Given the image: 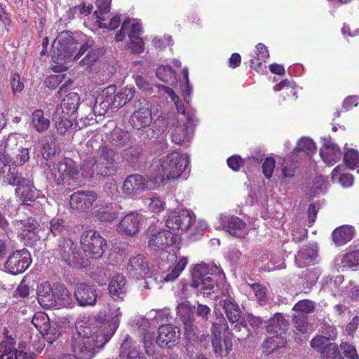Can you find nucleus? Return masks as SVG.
Segmentation results:
<instances>
[{"label": "nucleus", "instance_id": "f257e3e1", "mask_svg": "<svg viewBox=\"0 0 359 359\" xmlns=\"http://www.w3.org/2000/svg\"><path fill=\"white\" fill-rule=\"evenodd\" d=\"M116 155V151L108 145H101L97 156L83 161L81 168L83 177L90 180L94 175H114L117 171Z\"/></svg>", "mask_w": 359, "mask_h": 359}, {"label": "nucleus", "instance_id": "f03ea898", "mask_svg": "<svg viewBox=\"0 0 359 359\" xmlns=\"http://www.w3.org/2000/svg\"><path fill=\"white\" fill-rule=\"evenodd\" d=\"M22 137L10 134L0 141V161L7 165L21 166L29 159V152Z\"/></svg>", "mask_w": 359, "mask_h": 359}, {"label": "nucleus", "instance_id": "7ed1b4c3", "mask_svg": "<svg viewBox=\"0 0 359 359\" xmlns=\"http://www.w3.org/2000/svg\"><path fill=\"white\" fill-rule=\"evenodd\" d=\"M189 164L187 156L179 152H172L159 160L154 177L155 183L178 178Z\"/></svg>", "mask_w": 359, "mask_h": 359}, {"label": "nucleus", "instance_id": "20e7f679", "mask_svg": "<svg viewBox=\"0 0 359 359\" xmlns=\"http://www.w3.org/2000/svg\"><path fill=\"white\" fill-rule=\"evenodd\" d=\"M50 230L54 236H60L62 237L57 248L53 251V255L59 264L61 273L65 275L67 266V241L65 238V235L67 233L66 220L61 218H53L50 222Z\"/></svg>", "mask_w": 359, "mask_h": 359}, {"label": "nucleus", "instance_id": "39448f33", "mask_svg": "<svg viewBox=\"0 0 359 359\" xmlns=\"http://www.w3.org/2000/svg\"><path fill=\"white\" fill-rule=\"evenodd\" d=\"M80 243L86 255L92 259L100 258L107 247L106 240L93 229L84 231L81 236Z\"/></svg>", "mask_w": 359, "mask_h": 359}, {"label": "nucleus", "instance_id": "423d86ee", "mask_svg": "<svg viewBox=\"0 0 359 359\" xmlns=\"http://www.w3.org/2000/svg\"><path fill=\"white\" fill-rule=\"evenodd\" d=\"M148 247L154 251H163L175 244L178 240L177 234L169 230L155 231L149 227L147 231Z\"/></svg>", "mask_w": 359, "mask_h": 359}, {"label": "nucleus", "instance_id": "0eeeda50", "mask_svg": "<svg viewBox=\"0 0 359 359\" xmlns=\"http://www.w3.org/2000/svg\"><path fill=\"white\" fill-rule=\"evenodd\" d=\"M32 259L27 249L16 250L11 255L4 264L6 270L13 275L23 273L31 264Z\"/></svg>", "mask_w": 359, "mask_h": 359}, {"label": "nucleus", "instance_id": "6e6552de", "mask_svg": "<svg viewBox=\"0 0 359 359\" xmlns=\"http://www.w3.org/2000/svg\"><path fill=\"white\" fill-rule=\"evenodd\" d=\"M216 280L213 278L212 274L208 272L207 266L198 264L195 266L192 271L191 286L195 288H200L207 295L210 294Z\"/></svg>", "mask_w": 359, "mask_h": 359}, {"label": "nucleus", "instance_id": "1a4fd4ad", "mask_svg": "<svg viewBox=\"0 0 359 359\" xmlns=\"http://www.w3.org/2000/svg\"><path fill=\"white\" fill-rule=\"evenodd\" d=\"M151 188V183L144 176L140 174H131L124 180L122 190L125 194L135 197Z\"/></svg>", "mask_w": 359, "mask_h": 359}, {"label": "nucleus", "instance_id": "9d476101", "mask_svg": "<svg viewBox=\"0 0 359 359\" xmlns=\"http://www.w3.org/2000/svg\"><path fill=\"white\" fill-rule=\"evenodd\" d=\"M89 338L73 337L71 346V354L69 359H92L95 355Z\"/></svg>", "mask_w": 359, "mask_h": 359}, {"label": "nucleus", "instance_id": "9b49d317", "mask_svg": "<svg viewBox=\"0 0 359 359\" xmlns=\"http://www.w3.org/2000/svg\"><path fill=\"white\" fill-rule=\"evenodd\" d=\"M93 41L88 40L80 46L78 53L74 56L73 60H77L88 51L86 55L79 62V65L85 69L90 67L104 53V48H93Z\"/></svg>", "mask_w": 359, "mask_h": 359}, {"label": "nucleus", "instance_id": "f8f14e48", "mask_svg": "<svg viewBox=\"0 0 359 359\" xmlns=\"http://www.w3.org/2000/svg\"><path fill=\"white\" fill-rule=\"evenodd\" d=\"M158 333L156 343L161 348L174 346L177 344L180 337V328L171 324L160 326Z\"/></svg>", "mask_w": 359, "mask_h": 359}, {"label": "nucleus", "instance_id": "ddd939ff", "mask_svg": "<svg viewBox=\"0 0 359 359\" xmlns=\"http://www.w3.org/2000/svg\"><path fill=\"white\" fill-rule=\"evenodd\" d=\"M126 269L130 277L140 280L149 273V264L145 256L139 254L129 259Z\"/></svg>", "mask_w": 359, "mask_h": 359}, {"label": "nucleus", "instance_id": "4468645a", "mask_svg": "<svg viewBox=\"0 0 359 359\" xmlns=\"http://www.w3.org/2000/svg\"><path fill=\"white\" fill-rule=\"evenodd\" d=\"M74 297L81 306H94L97 302V291L90 285L78 283L74 289Z\"/></svg>", "mask_w": 359, "mask_h": 359}, {"label": "nucleus", "instance_id": "2eb2a0df", "mask_svg": "<svg viewBox=\"0 0 359 359\" xmlns=\"http://www.w3.org/2000/svg\"><path fill=\"white\" fill-rule=\"evenodd\" d=\"M140 220L141 216L139 213L131 212L121 218L117 226V231L122 235L134 236L139 231Z\"/></svg>", "mask_w": 359, "mask_h": 359}, {"label": "nucleus", "instance_id": "dca6fc26", "mask_svg": "<svg viewBox=\"0 0 359 359\" xmlns=\"http://www.w3.org/2000/svg\"><path fill=\"white\" fill-rule=\"evenodd\" d=\"M97 197L94 191H79L71 195L69 203L74 209L85 210L92 206Z\"/></svg>", "mask_w": 359, "mask_h": 359}, {"label": "nucleus", "instance_id": "f3484780", "mask_svg": "<svg viewBox=\"0 0 359 359\" xmlns=\"http://www.w3.org/2000/svg\"><path fill=\"white\" fill-rule=\"evenodd\" d=\"M20 224H22L20 235L25 244L27 246L36 245V242L39 240V236L37 233L39 226L37 222L34 219L29 217L27 219L21 220Z\"/></svg>", "mask_w": 359, "mask_h": 359}, {"label": "nucleus", "instance_id": "a211bd4d", "mask_svg": "<svg viewBox=\"0 0 359 359\" xmlns=\"http://www.w3.org/2000/svg\"><path fill=\"white\" fill-rule=\"evenodd\" d=\"M226 297V299L222 300V309L227 320L233 327L243 320V313L234 298L231 297L228 292Z\"/></svg>", "mask_w": 359, "mask_h": 359}, {"label": "nucleus", "instance_id": "6ab92c4d", "mask_svg": "<svg viewBox=\"0 0 359 359\" xmlns=\"http://www.w3.org/2000/svg\"><path fill=\"white\" fill-rule=\"evenodd\" d=\"M0 359H35V355L17 350L11 339L0 344Z\"/></svg>", "mask_w": 359, "mask_h": 359}, {"label": "nucleus", "instance_id": "aec40b11", "mask_svg": "<svg viewBox=\"0 0 359 359\" xmlns=\"http://www.w3.org/2000/svg\"><path fill=\"white\" fill-rule=\"evenodd\" d=\"M126 278L121 273L114 275L109 281L108 290L111 297L116 301L123 300L127 294Z\"/></svg>", "mask_w": 359, "mask_h": 359}, {"label": "nucleus", "instance_id": "412c9836", "mask_svg": "<svg viewBox=\"0 0 359 359\" xmlns=\"http://www.w3.org/2000/svg\"><path fill=\"white\" fill-rule=\"evenodd\" d=\"M36 191L33 180L29 178L15 189V195L20 201L30 205L36 198Z\"/></svg>", "mask_w": 359, "mask_h": 359}, {"label": "nucleus", "instance_id": "4be33fe9", "mask_svg": "<svg viewBox=\"0 0 359 359\" xmlns=\"http://www.w3.org/2000/svg\"><path fill=\"white\" fill-rule=\"evenodd\" d=\"M37 291V300L42 307L46 309L53 306L59 307V301L49 283L41 284L38 287Z\"/></svg>", "mask_w": 359, "mask_h": 359}, {"label": "nucleus", "instance_id": "5701e85b", "mask_svg": "<svg viewBox=\"0 0 359 359\" xmlns=\"http://www.w3.org/2000/svg\"><path fill=\"white\" fill-rule=\"evenodd\" d=\"M261 325L262 320L259 318L249 315L245 318L243 317L241 322L236 324L232 329L236 332H243V334L236 337L238 339H241L250 336L252 331H255Z\"/></svg>", "mask_w": 359, "mask_h": 359}, {"label": "nucleus", "instance_id": "b1692460", "mask_svg": "<svg viewBox=\"0 0 359 359\" xmlns=\"http://www.w3.org/2000/svg\"><path fill=\"white\" fill-rule=\"evenodd\" d=\"M266 331L269 334L283 336L287 330L288 322L280 313H276L266 321Z\"/></svg>", "mask_w": 359, "mask_h": 359}, {"label": "nucleus", "instance_id": "393cba45", "mask_svg": "<svg viewBox=\"0 0 359 359\" xmlns=\"http://www.w3.org/2000/svg\"><path fill=\"white\" fill-rule=\"evenodd\" d=\"M151 112L147 104L140 107L135 110L130 118L132 126L140 130L149 126L151 122Z\"/></svg>", "mask_w": 359, "mask_h": 359}, {"label": "nucleus", "instance_id": "a878e982", "mask_svg": "<svg viewBox=\"0 0 359 359\" xmlns=\"http://www.w3.org/2000/svg\"><path fill=\"white\" fill-rule=\"evenodd\" d=\"M269 57V53L267 47L262 43L256 46L255 54L250 60V67L257 72H264L266 69L265 65Z\"/></svg>", "mask_w": 359, "mask_h": 359}, {"label": "nucleus", "instance_id": "bb28decb", "mask_svg": "<svg viewBox=\"0 0 359 359\" xmlns=\"http://www.w3.org/2000/svg\"><path fill=\"white\" fill-rule=\"evenodd\" d=\"M19 166L7 165L4 168L3 172V182L7 185L15 187V188L20 185L25 180L29 179L27 174L23 175L20 171Z\"/></svg>", "mask_w": 359, "mask_h": 359}, {"label": "nucleus", "instance_id": "cd10ccee", "mask_svg": "<svg viewBox=\"0 0 359 359\" xmlns=\"http://www.w3.org/2000/svg\"><path fill=\"white\" fill-rule=\"evenodd\" d=\"M223 226L231 235L238 238H244L248 233L246 224L236 216L226 218Z\"/></svg>", "mask_w": 359, "mask_h": 359}, {"label": "nucleus", "instance_id": "c85d7f7f", "mask_svg": "<svg viewBox=\"0 0 359 359\" xmlns=\"http://www.w3.org/2000/svg\"><path fill=\"white\" fill-rule=\"evenodd\" d=\"M94 320L88 316L79 317L75 323V327L77 331V337L89 338L92 337L97 325H95Z\"/></svg>", "mask_w": 359, "mask_h": 359}, {"label": "nucleus", "instance_id": "c756f323", "mask_svg": "<svg viewBox=\"0 0 359 359\" xmlns=\"http://www.w3.org/2000/svg\"><path fill=\"white\" fill-rule=\"evenodd\" d=\"M53 54L52 58L53 61L57 63L59 65L53 67L54 72H62L67 69V67L65 65L67 60V48L65 44H62L59 41L57 43L54 42L53 45Z\"/></svg>", "mask_w": 359, "mask_h": 359}, {"label": "nucleus", "instance_id": "7c9ffc66", "mask_svg": "<svg viewBox=\"0 0 359 359\" xmlns=\"http://www.w3.org/2000/svg\"><path fill=\"white\" fill-rule=\"evenodd\" d=\"M141 31L142 27L140 24L133 23L131 25L128 36L130 41L129 48L133 53H140L144 50V42L140 36Z\"/></svg>", "mask_w": 359, "mask_h": 359}, {"label": "nucleus", "instance_id": "2f4dec72", "mask_svg": "<svg viewBox=\"0 0 359 359\" xmlns=\"http://www.w3.org/2000/svg\"><path fill=\"white\" fill-rule=\"evenodd\" d=\"M108 140L111 146L121 148L125 147L130 142L131 135L128 130L116 127L110 132Z\"/></svg>", "mask_w": 359, "mask_h": 359}, {"label": "nucleus", "instance_id": "473e14b6", "mask_svg": "<svg viewBox=\"0 0 359 359\" xmlns=\"http://www.w3.org/2000/svg\"><path fill=\"white\" fill-rule=\"evenodd\" d=\"M354 235V229L351 226H341L332 232V240L337 245H342L350 241Z\"/></svg>", "mask_w": 359, "mask_h": 359}, {"label": "nucleus", "instance_id": "72a5a7b5", "mask_svg": "<svg viewBox=\"0 0 359 359\" xmlns=\"http://www.w3.org/2000/svg\"><path fill=\"white\" fill-rule=\"evenodd\" d=\"M269 335L262 344L264 353L270 354L276 350L286 346L287 341L284 336Z\"/></svg>", "mask_w": 359, "mask_h": 359}, {"label": "nucleus", "instance_id": "f704fd0d", "mask_svg": "<svg viewBox=\"0 0 359 359\" xmlns=\"http://www.w3.org/2000/svg\"><path fill=\"white\" fill-rule=\"evenodd\" d=\"M317 257V251L311 247H306L297 252L295 256V262L298 267L304 268L307 266Z\"/></svg>", "mask_w": 359, "mask_h": 359}, {"label": "nucleus", "instance_id": "c9c22d12", "mask_svg": "<svg viewBox=\"0 0 359 359\" xmlns=\"http://www.w3.org/2000/svg\"><path fill=\"white\" fill-rule=\"evenodd\" d=\"M114 333V331L112 332H106L104 329H101L100 327H97L90 337V341H92V345L93 348H102L111 338Z\"/></svg>", "mask_w": 359, "mask_h": 359}, {"label": "nucleus", "instance_id": "e433bc0d", "mask_svg": "<svg viewBox=\"0 0 359 359\" xmlns=\"http://www.w3.org/2000/svg\"><path fill=\"white\" fill-rule=\"evenodd\" d=\"M32 323L43 337L47 334L50 325L49 317L44 312L36 313L32 319Z\"/></svg>", "mask_w": 359, "mask_h": 359}, {"label": "nucleus", "instance_id": "4c0bfd02", "mask_svg": "<svg viewBox=\"0 0 359 359\" xmlns=\"http://www.w3.org/2000/svg\"><path fill=\"white\" fill-rule=\"evenodd\" d=\"M67 113L65 111L62 107H57L53 118L55 121V128L57 132L64 135L67 132Z\"/></svg>", "mask_w": 359, "mask_h": 359}, {"label": "nucleus", "instance_id": "58836bf2", "mask_svg": "<svg viewBox=\"0 0 359 359\" xmlns=\"http://www.w3.org/2000/svg\"><path fill=\"white\" fill-rule=\"evenodd\" d=\"M135 93L134 89L128 88H125L117 93L116 96L113 97L114 108L117 109L125 105L134 97Z\"/></svg>", "mask_w": 359, "mask_h": 359}, {"label": "nucleus", "instance_id": "ea45409f", "mask_svg": "<svg viewBox=\"0 0 359 359\" xmlns=\"http://www.w3.org/2000/svg\"><path fill=\"white\" fill-rule=\"evenodd\" d=\"M316 144L311 139L303 137L298 141L296 147L293 150V153L297 154L302 151L307 156H312L316 154Z\"/></svg>", "mask_w": 359, "mask_h": 359}, {"label": "nucleus", "instance_id": "a19ab883", "mask_svg": "<svg viewBox=\"0 0 359 359\" xmlns=\"http://www.w3.org/2000/svg\"><path fill=\"white\" fill-rule=\"evenodd\" d=\"M177 313L184 325L193 323L194 320L195 307H191L189 303H182L177 309Z\"/></svg>", "mask_w": 359, "mask_h": 359}, {"label": "nucleus", "instance_id": "79ce46f5", "mask_svg": "<svg viewBox=\"0 0 359 359\" xmlns=\"http://www.w3.org/2000/svg\"><path fill=\"white\" fill-rule=\"evenodd\" d=\"M315 309V303L309 299H302L297 302L293 306L294 315L308 317Z\"/></svg>", "mask_w": 359, "mask_h": 359}, {"label": "nucleus", "instance_id": "37998d69", "mask_svg": "<svg viewBox=\"0 0 359 359\" xmlns=\"http://www.w3.org/2000/svg\"><path fill=\"white\" fill-rule=\"evenodd\" d=\"M32 126L39 133L46 131L50 126L49 120L44 118L41 109L35 110L32 115Z\"/></svg>", "mask_w": 359, "mask_h": 359}, {"label": "nucleus", "instance_id": "c03bdc74", "mask_svg": "<svg viewBox=\"0 0 359 359\" xmlns=\"http://www.w3.org/2000/svg\"><path fill=\"white\" fill-rule=\"evenodd\" d=\"M118 216V212L110 203L105 207L100 209L96 214L98 220L105 222H111L114 221Z\"/></svg>", "mask_w": 359, "mask_h": 359}, {"label": "nucleus", "instance_id": "a18cd8bd", "mask_svg": "<svg viewBox=\"0 0 359 359\" xmlns=\"http://www.w3.org/2000/svg\"><path fill=\"white\" fill-rule=\"evenodd\" d=\"M142 153V147L138 144H135L123 149L121 154L124 161L129 163H134L139 159Z\"/></svg>", "mask_w": 359, "mask_h": 359}, {"label": "nucleus", "instance_id": "49530a36", "mask_svg": "<svg viewBox=\"0 0 359 359\" xmlns=\"http://www.w3.org/2000/svg\"><path fill=\"white\" fill-rule=\"evenodd\" d=\"M178 220H180V222L178 223L177 226H180L179 227V230L185 231L191 227L195 220V217L194 215L189 210H179Z\"/></svg>", "mask_w": 359, "mask_h": 359}, {"label": "nucleus", "instance_id": "de8ad7c7", "mask_svg": "<svg viewBox=\"0 0 359 359\" xmlns=\"http://www.w3.org/2000/svg\"><path fill=\"white\" fill-rule=\"evenodd\" d=\"M114 109L113 102L109 100H104L103 97H97L93 110L96 116H104L107 111Z\"/></svg>", "mask_w": 359, "mask_h": 359}, {"label": "nucleus", "instance_id": "09e8293b", "mask_svg": "<svg viewBox=\"0 0 359 359\" xmlns=\"http://www.w3.org/2000/svg\"><path fill=\"white\" fill-rule=\"evenodd\" d=\"M188 263V260L187 257H182L177 262V264L171 269L170 272H169L164 277L165 282L174 281L181 272L184 270Z\"/></svg>", "mask_w": 359, "mask_h": 359}, {"label": "nucleus", "instance_id": "8fccbe9b", "mask_svg": "<svg viewBox=\"0 0 359 359\" xmlns=\"http://www.w3.org/2000/svg\"><path fill=\"white\" fill-rule=\"evenodd\" d=\"M156 76L164 83H169L175 79V73L170 66H160L156 69Z\"/></svg>", "mask_w": 359, "mask_h": 359}, {"label": "nucleus", "instance_id": "3c124183", "mask_svg": "<svg viewBox=\"0 0 359 359\" xmlns=\"http://www.w3.org/2000/svg\"><path fill=\"white\" fill-rule=\"evenodd\" d=\"M327 151V153L325 155L323 152H320V155L323 161L328 165H334L341 158L342 154L339 147L332 149Z\"/></svg>", "mask_w": 359, "mask_h": 359}, {"label": "nucleus", "instance_id": "603ef678", "mask_svg": "<svg viewBox=\"0 0 359 359\" xmlns=\"http://www.w3.org/2000/svg\"><path fill=\"white\" fill-rule=\"evenodd\" d=\"M320 355L323 359H344L340 355L338 345L331 341L323 351Z\"/></svg>", "mask_w": 359, "mask_h": 359}, {"label": "nucleus", "instance_id": "864d4df0", "mask_svg": "<svg viewBox=\"0 0 359 359\" xmlns=\"http://www.w3.org/2000/svg\"><path fill=\"white\" fill-rule=\"evenodd\" d=\"M330 342V338L323 335H317L311 340L310 345L314 351L321 354Z\"/></svg>", "mask_w": 359, "mask_h": 359}, {"label": "nucleus", "instance_id": "5fc2aeb1", "mask_svg": "<svg viewBox=\"0 0 359 359\" xmlns=\"http://www.w3.org/2000/svg\"><path fill=\"white\" fill-rule=\"evenodd\" d=\"M89 265V260L81 256L78 252H72L69 259V266L75 269L86 268Z\"/></svg>", "mask_w": 359, "mask_h": 359}, {"label": "nucleus", "instance_id": "6e6d98bb", "mask_svg": "<svg viewBox=\"0 0 359 359\" xmlns=\"http://www.w3.org/2000/svg\"><path fill=\"white\" fill-rule=\"evenodd\" d=\"M344 161L347 167L354 169L359 166V153L358 151L351 149L344 155Z\"/></svg>", "mask_w": 359, "mask_h": 359}, {"label": "nucleus", "instance_id": "4d7b16f0", "mask_svg": "<svg viewBox=\"0 0 359 359\" xmlns=\"http://www.w3.org/2000/svg\"><path fill=\"white\" fill-rule=\"evenodd\" d=\"M55 297L59 301V307H67V290L65 286L60 283H57L55 285Z\"/></svg>", "mask_w": 359, "mask_h": 359}, {"label": "nucleus", "instance_id": "13d9d810", "mask_svg": "<svg viewBox=\"0 0 359 359\" xmlns=\"http://www.w3.org/2000/svg\"><path fill=\"white\" fill-rule=\"evenodd\" d=\"M197 327H195L193 323L184 325V335L187 341L190 344H195L198 342V334L197 333Z\"/></svg>", "mask_w": 359, "mask_h": 359}, {"label": "nucleus", "instance_id": "bf43d9fd", "mask_svg": "<svg viewBox=\"0 0 359 359\" xmlns=\"http://www.w3.org/2000/svg\"><path fill=\"white\" fill-rule=\"evenodd\" d=\"M292 322L294 327L299 332L304 334L309 330V323L308 322V317L300 316L293 314Z\"/></svg>", "mask_w": 359, "mask_h": 359}, {"label": "nucleus", "instance_id": "052dcab7", "mask_svg": "<svg viewBox=\"0 0 359 359\" xmlns=\"http://www.w3.org/2000/svg\"><path fill=\"white\" fill-rule=\"evenodd\" d=\"M187 129L184 125L177 126L172 133V142L177 144H181L187 135Z\"/></svg>", "mask_w": 359, "mask_h": 359}, {"label": "nucleus", "instance_id": "680f3d73", "mask_svg": "<svg viewBox=\"0 0 359 359\" xmlns=\"http://www.w3.org/2000/svg\"><path fill=\"white\" fill-rule=\"evenodd\" d=\"M104 21H105V18L103 16H98L97 22L100 28H107L109 30H114L118 27L121 23V18L118 15H115L110 20L109 23H105Z\"/></svg>", "mask_w": 359, "mask_h": 359}, {"label": "nucleus", "instance_id": "e2e57ef3", "mask_svg": "<svg viewBox=\"0 0 359 359\" xmlns=\"http://www.w3.org/2000/svg\"><path fill=\"white\" fill-rule=\"evenodd\" d=\"M342 262L350 267L359 265V248L347 253L344 257Z\"/></svg>", "mask_w": 359, "mask_h": 359}, {"label": "nucleus", "instance_id": "0e129e2a", "mask_svg": "<svg viewBox=\"0 0 359 359\" xmlns=\"http://www.w3.org/2000/svg\"><path fill=\"white\" fill-rule=\"evenodd\" d=\"M276 161L272 157H266L262 164V172L266 179H270L273 173Z\"/></svg>", "mask_w": 359, "mask_h": 359}, {"label": "nucleus", "instance_id": "69168bd1", "mask_svg": "<svg viewBox=\"0 0 359 359\" xmlns=\"http://www.w3.org/2000/svg\"><path fill=\"white\" fill-rule=\"evenodd\" d=\"M54 325L55 323L50 325V328L44 337L50 344H53L54 341L58 339L63 332V328L61 326L57 325V326L55 327Z\"/></svg>", "mask_w": 359, "mask_h": 359}, {"label": "nucleus", "instance_id": "338daca9", "mask_svg": "<svg viewBox=\"0 0 359 359\" xmlns=\"http://www.w3.org/2000/svg\"><path fill=\"white\" fill-rule=\"evenodd\" d=\"M165 203L163 200L158 197H152L148 205L149 211L153 213H160L164 210Z\"/></svg>", "mask_w": 359, "mask_h": 359}, {"label": "nucleus", "instance_id": "774afa93", "mask_svg": "<svg viewBox=\"0 0 359 359\" xmlns=\"http://www.w3.org/2000/svg\"><path fill=\"white\" fill-rule=\"evenodd\" d=\"M341 350L344 355L348 359H359L355 348L347 342H342L340 344Z\"/></svg>", "mask_w": 359, "mask_h": 359}]
</instances>
